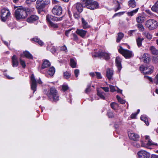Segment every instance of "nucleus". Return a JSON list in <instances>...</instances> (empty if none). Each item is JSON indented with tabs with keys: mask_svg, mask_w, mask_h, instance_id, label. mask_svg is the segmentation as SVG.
<instances>
[{
	"mask_svg": "<svg viewBox=\"0 0 158 158\" xmlns=\"http://www.w3.org/2000/svg\"><path fill=\"white\" fill-rule=\"evenodd\" d=\"M74 7L76 8L78 11L81 12L83 10L84 6L83 4H81L80 3H77L74 5Z\"/></svg>",
	"mask_w": 158,
	"mask_h": 158,
	"instance_id": "obj_19",
	"label": "nucleus"
},
{
	"mask_svg": "<svg viewBox=\"0 0 158 158\" xmlns=\"http://www.w3.org/2000/svg\"><path fill=\"white\" fill-rule=\"evenodd\" d=\"M128 135L129 138L135 141H137L139 140V136L133 132L129 131L128 132Z\"/></svg>",
	"mask_w": 158,
	"mask_h": 158,
	"instance_id": "obj_12",
	"label": "nucleus"
},
{
	"mask_svg": "<svg viewBox=\"0 0 158 158\" xmlns=\"http://www.w3.org/2000/svg\"><path fill=\"white\" fill-rule=\"evenodd\" d=\"M110 88V91L111 92H114L116 91V90L115 89V87L114 86L110 85H109Z\"/></svg>",
	"mask_w": 158,
	"mask_h": 158,
	"instance_id": "obj_52",
	"label": "nucleus"
},
{
	"mask_svg": "<svg viewBox=\"0 0 158 158\" xmlns=\"http://www.w3.org/2000/svg\"><path fill=\"white\" fill-rule=\"evenodd\" d=\"M152 10L155 12H157L158 11V6H157L155 4L151 8Z\"/></svg>",
	"mask_w": 158,
	"mask_h": 158,
	"instance_id": "obj_41",
	"label": "nucleus"
},
{
	"mask_svg": "<svg viewBox=\"0 0 158 158\" xmlns=\"http://www.w3.org/2000/svg\"><path fill=\"white\" fill-rule=\"evenodd\" d=\"M46 19L49 23L52 22V21H60L62 20L63 16L60 18H57L52 15H47Z\"/></svg>",
	"mask_w": 158,
	"mask_h": 158,
	"instance_id": "obj_10",
	"label": "nucleus"
},
{
	"mask_svg": "<svg viewBox=\"0 0 158 158\" xmlns=\"http://www.w3.org/2000/svg\"><path fill=\"white\" fill-rule=\"evenodd\" d=\"M142 59H143V62L145 63H148L150 61V57L148 53L143 54Z\"/></svg>",
	"mask_w": 158,
	"mask_h": 158,
	"instance_id": "obj_18",
	"label": "nucleus"
},
{
	"mask_svg": "<svg viewBox=\"0 0 158 158\" xmlns=\"http://www.w3.org/2000/svg\"><path fill=\"white\" fill-rule=\"evenodd\" d=\"M15 15L17 19H23L27 16V12L24 8L17 9L15 12Z\"/></svg>",
	"mask_w": 158,
	"mask_h": 158,
	"instance_id": "obj_2",
	"label": "nucleus"
},
{
	"mask_svg": "<svg viewBox=\"0 0 158 158\" xmlns=\"http://www.w3.org/2000/svg\"><path fill=\"white\" fill-rule=\"evenodd\" d=\"M38 16L35 15L30 16L27 19V21L29 23H31L35 21L38 19Z\"/></svg>",
	"mask_w": 158,
	"mask_h": 158,
	"instance_id": "obj_16",
	"label": "nucleus"
},
{
	"mask_svg": "<svg viewBox=\"0 0 158 158\" xmlns=\"http://www.w3.org/2000/svg\"><path fill=\"white\" fill-rule=\"evenodd\" d=\"M141 146L142 147H145L146 148H149L148 147L149 146L152 145H157V144L156 143H154V142H152L151 140L149 139L148 141V143L145 144L143 143V141L141 142Z\"/></svg>",
	"mask_w": 158,
	"mask_h": 158,
	"instance_id": "obj_13",
	"label": "nucleus"
},
{
	"mask_svg": "<svg viewBox=\"0 0 158 158\" xmlns=\"http://www.w3.org/2000/svg\"><path fill=\"white\" fill-rule=\"evenodd\" d=\"M10 15V11L5 8L2 9L1 10V20L5 22L8 19Z\"/></svg>",
	"mask_w": 158,
	"mask_h": 158,
	"instance_id": "obj_7",
	"label": "nucleus"
},
{
	"mask_svg": "<svg viewBox=\"0 0 158 158\" xmlns=\"http://www.w3.org/2000/svg\"><path fill=\"white\" fill-rule=\"evenodd\" d=\"M144 77L146 78H147L151 82H153V81L152 80V78L147 76H144Z\"/></svg>",
	"mask_w": 158,
	"mask_h": 158,
	"instance_id": "obj_62",
	"label": "nucleus"
},
{
	"mask_svg": "<svg viewBox=\"0 0 158 158\" xmlns=\"http://www.w3.org/2000/svg\"><path fill=\"white\" fill-rule=\"evenodd\" d=\"M152 67H154L153 66L150 65H147L146 66H143V65H141L140 67V70L141 73L142 72H144L145 71L147 70H151Z\"/></svg>",
	"mask_w": 158,
	"mask_h": 158,
	"instance_id": "obj_17",
	"label": "nucleus"
},
{
	"mask_svg": "<svg viewBox=\"0 0 158 158\" xmlns=\"http://www.w3.org/2000/svg\"><path fill=\"white\" fill-rule=\"evenodd\" d=\"M142 121H143V122L145 123L146 125L147 126H148L149 125V123L148 122V119H141Z\"/></svg>",
	"mask_w": 158,
	"mask_h": 158,
	"instance_id": "obj_56",
	"label": "nucleus"
},
{
	"mask_svg": "<svg viewBox=\"0 0 158 158\" xmlns=\"http://www.w3.org/2000/svg\"><path fill=\"white\" fill-rule=\"evenodd\" d=\"M113 74V70L109 68H108L106 69V76L109 80L111 79Z\"/></svg>",
	"mask_w": 158,
	"mask_h": 158,
	"instance_id": "obj_15",
	"label": "nucleus"
},
{
	"mask_svg": "<svg viewBox=\"0 0 158 158\" xmlns=\"http://www.w3.org/2000/svg\"><path fill=\"white\" fill-rule=\"evenodd\" d=\"M116 0L117 1L116 2H117V3L118 4V7H117L116 8L114 9V11L115 12L117 11L118 10L120 9L121 8V6H120V4H121V3L119 2L118 1V0Z\"/></svg>",
	"mask_w": 158,
	"mask_h": 158,
	"instance_id": "obj_46",
	"label": "nucleus"
},
{
	"mask_svg": "<svg viewBox=\"0 0 158 158\" xmlns=\"http://www.w3.org/2000/svg\"><path fill=\"white\" fill-rule=\"evenodd\" d=\"M137 155L139 158H149L150 154L144 150H142L138 152Z\"/></svg>",
	"mask_w": 158,
	"mask_h": 158,
	"instance_id": "obj_9",
	"label": "nucleus"
},
{
	"mask_svg": "<svg viewBox=\"0 0 158 158\" xmlns=\"http://www.w3.org/2000/svg\"><path fill=\"white\" fill-rule=\"evenodd\" d=\"M24 56L27 58L32 59L33 58V56L30 52L27 51H25L23 52Z\"/></svg>",
	"mask_w": 158,
	"mask_h": 158,
	"instance_id": "obj_27",
	"label": "nucleus"
},
{
	"mask_svg": "<svg viewBox=\"0 0 158 158\" xmlns=\"http://www.w3.org/2000/svg\"><path fill=\"white\" fill-rule=\"evenodd\" d=\"M89 75L92 77H94L96 76V72H91L89 73Z\"/></svg>",
	"mask_w": 158,
	"mask_h": 158,
	"instance_id": "obj_63",
	"label": "nucleus"
},
{
	"mask_svg": "<svg viewBox=\"0 0 158 158\" xmlns=\"http://www.w3.org/2000/svg\"><path fill=\"white\" fill-rule=\"evenodd\" d=\"M107 114L109 118H114L115 117L114 116L113 113L112 112H109L107 113Z\"/></svg>",
	"mask_w": 158,
	"mask_h": 158,
	"instance_id": "obj_47",
	"label": "nucleus"
},
{
	"mask_svg": "<svg viewBox=\"0 0 158 158\" xmlns=\"http://www.w3.org/2000/svg\"><path fill=\"white\" fill-rule=\"evenodd\" d=\"M50 25L54 28H57L58 27V25L57 24H55L53 22L49 23Z\"/></svg>",
	"mask_w": 158,
	"mask_h": 158,
	"instance_id": "obj_50",
	"label": "nucleus"
},
{
	"mask_svg": "<svg viewBox=\"0 0 158 158\" xmlns=\"http://www.w3.org/2000/svg\"><path fill=\"white\" fill-rule=\"evenodd\" d=\"M101 88L106 92H107L109 91V89L108 87H101Z\"/></svg>",
	"mask_w": 158,
	"mask_h": 158,
	"instance_id": "obj_61",
	"label": "nucleus"
},
{
	"mask_svg": "<svg viewBox=\"0 0 158 158\" xmlns=\"http://www.w3.org/2000/svg\"><path fill=\"white\" fill-rule=\"evenodd\" d=\"M73 39L74 40H78V37L77 35L75 34H73Z\"/></svg>",
	"mask_w": 158,
	"mask_h": 158,
	"instance_id": "obj_64",
	"label": "nucleus"
},
{
	"mask_svg": "<svg viewBox=\"0 0 158 158\" xmlns=\"http://www.w3.org/2000/svg\"><path fill=\"white\" fill-rule=\"evenodd\" d=\"M79 69H76L74 70V73L75 76L76 77H77L78 76V74H79Z\"/></svg>",
	"mask_w": 158,
	"mask_h": 158,
	"instance_id": "obj_55",
	"label": "nucleus"
},
{
	"mask_svg": "<svg viewBox=\"0 0 158 158\" xmlns=\"http://www.w3.org/2000/svg\"><path fill=\"white\" fill-rule=\"evenodd\" d=\"M142 35L145 36L147 38L150 40L152 38V36L148 32H145L142 33Z\"/></svg>",
	"mask_w": 158,
	"mask_h": 158,
	"instance_id": "obj_33",
	"label": "nucleus"
},
{
	"mask_svg": "<svg viewBox=\"0 0 158 158\" xmlns=\"http://www.w3.org/2000/svg\"><path fill=\"white\" fill-rule=\"evenodd\" d=\"M74 18L77 19H78L80 18V16L79 14L74 13L73 15Z\"/></svg>",
	"mask_w": 158,
	"mask_h": 158,
	"instance_id": "obj_54",
	"label": "nucleus"
},
{
	"mask_svg": "<svg viewBox=\"0 0 158 158\" xmlns=\"http://www.w3.org/2000/svg\"><path fill=\"white\" fill-rule=\"evenodd\" d=\"M70 64L71 67L73 68L76 67V63L74 60L73 58H71Z\"/></svg>",
	"mask_w": 158,
	"mask_h": 158,
	"instance_id": "obj_36",
	"label": "nucleus"
},
{
	"mask_svg": "<svg viewBox=\"0 0 158 158\" xmlns=\"http://www.w3.org/2000/svg\"><path fill=\"white\" fill-rule=\"evenodd\" d=\"M119 52L121 54L126 58H130L133 56L131 51L125 49L120 46L118 49Z\"/></svg>",
	"mask_w": 158,
	"mask_h": 158,
	"instance_id": "obj_6",
	"label": "nucleus"
},
{
	"mask_svg": "<svg viewBox=\"0 0 158 158\" xmlns=\"http://www.w3.org/2000/svg\"><path fill=\"white\" fill-rule=\"evenodd\" d=\"M19 62L20 64H21L23 68H25L26 66L25 61L22 60L21 59H20Z\"/></svg>",
	"mask_w": 158,
	"mask_h": 158,
	"instance_id": "obj_43",
	"label": "nucleus"
},
{
	"mask_svg": "<svg viewBox=\"0 0 158 158\" xmlns=\"http://www.w3.org/2000/svg\"><path fill=\"white\" fill-rule=\"evenodd\" d=\"M136 26L138 28L139 30L143 31H144V28L141 23H139L136 25Z\"/></svg>",
	"mask_w": 158,
	"mask_h": 158,
	"instance_id": "obj_40",
	"label": "nucleus"
},
{
	"mask_svg": "<svg viewBox=\"0 0 158 158\" xmlns=\"http://www.w3.org/2000/svg\"><path fill=\"white\" fill-rule=\"evenodd\" d=\"M12 66L13 67H17L19 64V62L18 59L15 55H14L12 57Z\"/></svg>",
	"mask_w": 158,
	"mask_h": 158,
	"instance_id": "obj_21",
	"label": "nucleus"
},
{
	"mask_svg": "<svg viewBox=\"0 0 158 158\" xmlns=\"http://www.w3.org/2000/svg\"><path fill=\"white\" fill-rule=\"evenodd\" d=\"M98 52L95 55H93V57H101V56H100V52Z\"/></svg>",
	"mask_w": 158,
	"mask_h": 158,
	"instance_id": "obj_60",
	"label": "nucleus"
},
{
	"mask_svg": "<svg viewBox=\"0 0 158 158\" xmlns=\"http://www.w3.org/2000/svg\"><path fill=\"white\" fill-rule=\"evenodd\" d=\"M32 41H34L35 42H36L38 43V44L40 45V46H43L44 43L43 42H42L41 40L40 39H39L37 38H35L32 39Z\"/></svg>",
	"mask_w": 158,
	"mask_h": 158,
	"instance_id": "obj_26",
	"label": "nucleus"
},
{
	"mask_svg": "<svg viewBox=\"0 0 158 158\" xmlns=\"http://www.w3.org/2000/svg\"><path fill=\"white\" fill-rule=\"evenodd\" d=\"M116 98L118 102L121 104H124L125 103V101L121 98L118 95L116 96Z\"/></svg>",
	"mask_w": 158,
	"mask_h": 158,
	"instance_id": "obj_37",
	"label": "nucleus"
},
{
	"mask_svg": "<svg viewBox=\"0 0 158 158\" xmlns=\"http://www.w3.org/2000/svg\"><path fill=\"white\" fill-rule=\"evenodd\" d=\"M139 9V8L135 9V10L131 11V12L127 13V15L129 16H132L136 14L138 11Z\"/></svg>",
	"mask_w": 158,
	"mask_h": 158,
	"instance_id": "obj_35",
	"label": "nucleus"
},
{
	"mask_svg": "<svg viewBox=\"0 0 158 158\" xmlns=\"http://www.w3.org/2000/svg\"><path fill=\"white\" fill-rule=\"evenodd\" d=\"M131 144L133 146L136 148H139L140 147V144L135 142V141L132 142Z\"/></svg>",
	"mask_w": 158,
	"mask_h": 158,
	"instance_id": "obj_45",
	"label": "nucleus"
},
{
	"mask_svg": "<svg viewBox=\"0 0 158 158\" xmlns=\"http://www.w3.org/2000/svg\"><path fill=\"white\" fill-rule=\"evenodd\" d=\"M99 55L101 56V57H102L106 60H108L110 59L109 54L106 52H101Z\"/></svg>",
	"mask_w": 158,
	"mask_h": 158,
	"instance_id": "obj_23",
	"label": "nucleus"
},
{
	"mask_svg": "<svg viewBox=\"0 0 158 158\" xmlns=\"http://www.w3.org/2000/svg\"><path fill=\"white\" fill-rule=\"evenodd\" d=\"M76 32L81 37L84 38L85 35L87 31L83 29H77Z\"/></svg>",
	"mask_w": 158,
	"mask_h": 158,
	"instance_id": "obj_14",
	"label": "nucleus"
},
{
	"mask_svg": "<svg viewBox=\"0 0 158 158\" xmlns=\"http://www.w3.org/2000/svg\"><path fill=\"white\" fill-rule=\"evenodd\" d=\"M71 76V73L69 72H65L64 73V76L65 78H69Z\"/></svg>",
	"mask_w": 158,
	"mask_h": 158,
	"instance_id": "obj_39",
	"label": "nucleus"
},
{
	"mask_svg": "<svg viewBox=\"0 0 158 158\" xmlns=\"http://www.w3.org/2000/svg\"><path fill=\"white\" fill-rule=\"evenodd\" d=\"M81 21L83 27L84 29H86L89 27L87 23L83 18H81Z\"/></svg>",
	"mask_w": 158,
	"mask_h": 158,
	"instance_id": "obj_31",
	"label": "nucleus"
},
{
	"mask_svg": "<svg viewBox=\"0 0 158 158\" xmlns=\"http://www.w3.org/2000/svg\"><path fill=\"white\" fill-rule=\"evenodd\" d=\"M144 40L143 38H141L139 37H138L136 39V42L137 45L139 47L142 45V42Z\"/></svg>",
	"mask_w": 158,
	"mask_h": 158,
	"instance_id": "obj_34",
	"label": "nucleus"
},
{
	"mask_svg": "<svg viewBox=\"0 0 158 158\" xmlns=\"http://www.w3.org/2000/svg\"><path fill=\"white\" fill-rule=\"evenodd\" d=\"M153 81L156 85L158 84V74L155 77L153 80Z\"/></svg>",
	"mask_w": 158,
	"mask_h": 158,
	"instance_id": "obj_51",
	"label": "nucleus"
},
{
	"mask_svg": "<svg viewBox=\"0 0 158 158\" xmlns=\"http://www.w3.org/2000/svg\"><path fill=\"white\" fill-rule=\"evenodd\" d=\"M140 111V110L138 109L137 110V111L136 112L134 113H133L131 114V118H135L137 115L139 113Z\"/></svg>",
	"mask_w": 158,
	"mask_h": 158,
	"instance_id": "obj_44",
	"label": "nucleus"
},
{
	"mask_svg": "<svg viewBox=\"0 0 158 158\" xmlns=\"http://www.w3.org/2000/svg\"><path fill=\"white\" fill-rule=\"evenodd\" d=\"M150 50L152 54L156 55L158 54V50H157L153 46H151L150 48Z\"/></svg>",
	"mask_w": 158,
	"mask_h": 158,
	"instance_id": "obj_28",
	"label": "nucleus"
},
{
	"mask_svg": "<svg viewBox=\"0 0 158 158\" xmlns=\"http://www.w3.org/2000/svg\"><path fill=\"white\" fill-rule=\"evenodd\" d=\"M97 95L99 96L102 99H105V97L104 96L105 93L103 92L98 90H97Z\"/></svg>",
	"mask_w": 158,
	"mask_h": 158,
	"instance_id": "obj_29",
	"label": "nucleus"
},
{
	"mask_svg": "<svg viewBox=\"0 0 158 158\" xmlns=\"http://www.w3.org/2000/svg\"><path fill=\"white\" fill-rule=\"evenodd\" d=\"M128 4L130 7L134 8L136 6V3L135 0H130L128 2Z\"/></svg>",
	"mask_w": 158,
	"mask_h": 158,
	"instance_id": "obj_30",
	"label": "nucleus"
},
{
	"mask_svg": "<svg viewBox=\"0 0 158 158\" xmlns=\"http://www.w3.org/2000/svg\"><path fill=\"white\" fill-rule=\"evenodd\" d=\"M96 77L98 79H100L102 78V77L99 72H96Z\"/></svg>",
	"mask_w": 158,
	"mask_h": 158,
	"instance_id": "obj_49",
	"label": "nucleus"
},
{
	"mask_svg": "<svg viewBox=\"0 0 158 158\" xmlns=\"http://www.w3.org/2000/svg\"><path fill=\"white\" fill-rule=\"evenodd\" d=\"M51 65L50 63L48 60H44L41 67V69H43L49 67Z\"/></svg>",
	"mask_w": 158,
	"mask_h": 158,
	"instance_id": "obj_22",
	"label": "nucleus"
},
{
	"mask_svg": "<svg viewBox=\"0 0 158 158\" xmlns=\"http://www.w3.org/2000/svg\"><path fill=\"white\" fill-rule=\"evenodd\" d=\"M145 18L144 16H139L136 18L137 23H142L145 20Z\"/></svg>",
	"mask_w": 158,
	"mask_h": 158,
	"instance_id": "obj_24",
	"label": "nucleus"
},
{
	"mask_svg": "<svg viewBox=\"0 0 158 158\" xmlns=\"http://www.w3.org/2000/svg\"><path fill=\"white\" fill-rule=\"evenodd\" d=\"M115 62L116 65L118 68V70L119 72L122 69V66L121 64V60L120 58L118 57H117L115 59Z\"/></svg>",
	"mask_w": 158,
	"mask_h": 158,
	"instance_id": "obj_20",
	"label": "nucleus"
},
{
	"mask_svg": "<svg viewBox=\"0 0 158 158\" xmlns=\"http://www.w3.org/2000/svg\"><path fill=\"white\" fill-rule=\"evenodd\" d=\"M47 49L48 50H50V51L53 54H54L56 51L55 47L53 46H52L50 49V47H49V46H48L47 48Z\"/></svg>",
	"mask_w": 158,
	"mask_h": 158,
	"instance_id": "obj_38",
	"label": "nucleus"
},
{
	"mask_svg": "<svg viewBox=\"0 0 158 158\" xmlns=\"http://www.w3.org/2000/svg\"><path fill=\"white\" fill-rule=\"evenodd\" d=\"M152 60L155 63H158V56L156 57H153L152 59Z\"/></svg>",
	"mask_w": 158,
	"mask_h": 158,
	"instance_id": "obj_53",
	"label": "nucleus"
},
{
	"mask_svg": "<svg viewBox=\"0 0 158 158\" xmlns=\"http://www.w3.org/2000/svg\"><path fill=\"white\" fill-rule=\"evenodd\" d=\"M152 69L151 68V70H149L147 71H146L145 72L144 71V72H142V73H143L144 74H151L153 72V69H154V67H152Z\"/></svg>",
	"mask_w": 158,
	"mask_h": 158,
	"instance_id": "obj_42",
	"label": "nucleus"
},
{
	"mask_svg": "<svg viewBox=\"0 0 158 158\" xmlns=\"http://www.w3.org/2000/svg\"><path fill=\"white\" fill-rule=\"evenodd\" d=\"M52 12L54 15L60 16L62 14V9L60 6L56 5L53 8Z\"/></svg>",
	"mask_w": 158,
	"mask_h": 158,
	"instance_id": "obj_8",
	"label": "nucleus"
},
{
	"mask_svg": "<svg viewBox=\"0 0 158 158\" xmlns=\"http://www.w3.org/2000/svg\"><path fill=\"white\" fill-rule=\"evenodd\" d=\"M60 50L66 52L67 51V48L65 45H64L60 48Z\"/></svg>",
	"mask_w": 158,
	"mask_h": 158,
	"instance_id": "obj_57",
	"label": "nucleus"
},
{
	"mask_svg": "<svg viewBox=\"0 0 158 158\" xmlns=\"http://www.w3.org/2000/svg\"><path fill=\"white\" fill-rule=\"evenodd\" d=\"M69 89L68 86L67 85H63L62 86V89L64 91H65Z\"/></svg>",
	"mask_w": 158,
	"mask_h": 158,
	"instance_id": "obj_58",
	"label": "nucleus"
},
{
	"mask_svg": "<svg viewBox=\"0 0 158 158\" xmlns=\"http://www.w3.org/2000/svg\"><path fill=\"white\" fill-rule=\"evenodd\" d=\"M31 88L34 91L33 93H34L36 90L37 81L33 74L31 75Z\"/></svg>",
	"mask_w": 158,
	"mask_h": 158,
	"instance_id": "obj_11",
	"label": "nucleus"
},
{
	"mask_svg": "<svg viewBox=\"0 0 158 158\" xmlns=\"http://www.w3.org/2000/svg\"><path fill=\"white\" fill-rule=\"evenodd\" d=\"M82 3L84 7L93 10L98 8L99 7L98 2L93 0H82Z\"/></svg>",
	"mask_w": 158,
	"mask_h": 158,
	"instance_id": "obj_1",
	"label": "nucleus"
},
{
	"mask_svg": "<svg viewBox=\"0 0 158 158\" xmlns=\"http://www.w3.org/2000/svg\"><path fill=\"white\" fill-rule=\"evenodd\" d=\"M90 85L88 86L87 88L85 90V92L86 93H88V92H89L90 91Z\"/></svg>",
	"mask_w": 158,
	"mask_h": 158,
	"instance_id": "obj_59",
	"label": "nucleus"
},
{
	"mask_svg": "<svg viewBox=\"0 0 158 158\" xmlns=\"http://www.w3.org/2000/svg\"><path fill=\"white\" fill-rule=\"evenodd\" d=\"M47 96L51 100L56 102L59 100V96L57 90L55 88H51L50 92L48 93Z\"/></svg>",
	"mask_w": 158,
	"mask_h": 158,
	"instance_id": "obj_3",
	"label": "nucleus"
},
{
	"mask_svg": "<svg viewBox=\"0 0 158 158\" xmlns=\"http://www.w3.org/2000/svg\"><path fill=\"white\" fill-rule=\"evenodd\" d=\"M49 3V0H37L36 3V8L41 10Z\"/></svg>",
	"mask_w": 158,
	"mask_h": 158,
	"instance_id": "obj_5",
	"label": "nucleus"
},
{
	"mask_svg": "<svg viewBox=\"0 0 158 158\" xmlns=\"http://www.w3.org/2000/svg\"><path fill=\"white\" fill-rule=\"evenodd\" d=\"M55 73V69L52 67L50 68L48 72V74L50 76H53Z\"/></svg>",
	"mask_w": 158,
	"mask_h": 158,
	"instance_id": "obj_32",
	"label": "nucleus"
},
{
	"mask_svg": "<svg viewBox=\"0 0 158 158\" xmlns=\"http://www.w3.org/2000/svg\"><path fill=\"white\" fill-rule=\"evenodd\" d=\"M124 36V34L122 32H119L118 34V36L116 39V42L118 43L119 42L123 39Z\"/></svg>",
	"mask_w": 158,
	"mask_h": 158,
	"instance_id": "obj_25",
	"label": "nucleus"
},
{
	"mask_svg": "<svg viewBox=\"0 0 158 158\" xmlns=\"http://www.w3.org/2000/svg\"><path fill=\"white\" fill-rule=\"evenodd\" d=\"M145 25L150 30H153L157 28L158 23L153 19H150L146 21Z\"/></svg>",
	"mask_w": 158,
	"mask_h": 158,
	"instance_id": "obj_4",
	"label": "nucleus"
},
{
	"mask_svg": "<svg viewBox=\"0 0 158 158\" xmlns=\"http://www.w3.org/2000/svg\"><path fill=\"white\" fill-rule=\"evenodd\" d=\"M117 104L114 102H113L110 104V106L112 108L115 110L116 109L115 106H117Z\"/></svg>",
	"mask_w": 158,
	"mask_h": 158,
	"instance_id": "obj_48",
	"label": "nucleus"
}]
</instances>
